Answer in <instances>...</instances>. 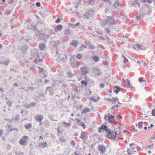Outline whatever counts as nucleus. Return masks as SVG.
Masks as SVG:
<instances>
[{
  "label": "nucleus",
  "instance_id": "5fc2aeb1",
  "mask_svg": "<svg viewBox=\"0 0 155 155\" xmlns=\"http://www.w3.org/2000/svg\"><path fill=\"white\" fill-rule=\"evenodd\" d=\"M84 79H85L84 81H86L87 82L89 81V78L86 76H85L84 77Z\"/></svg>",
  "mask_w": 155,
  "mask_h": 155
},
{
  "label": "nucleus",
  "instance_id": "0e129e2a",
  "mask_svg": "<svg viewBox=\"0 0 155 155\" xmlns=\"http://www.w3.org/2000/svg\"><path fill=\"white\" fill-rule=\"evenodd\" d=\"M68 75L69 77H72V75L71 74V73L69 72L68 73Z\"/></svg>",
  "mask_w": 155,
  "mask_h": 155
},
{
  "label": "nucleus",
  "instance_id": "b1692460",
  "mask_svg": "<svg viewBox=\"0 0 155 155\" xmlns=\"http://www.w3.org/2000/svg\"><path fill=\"white\" fill-rule=\"evenodd\" d=\"M114 0H104V1L105 2V3L110 5L113 2Z\"/></svg>",
  "mask_w": 155,
  "mask_h": 155
},
{
  "label": "nucleus",
  "instance_id": "4c0bfd02",
  "mask_svg": "<svg viewBox=\"0 0 155 155\" xmlns=\"http://www.w3.org/2000/svg\"><path fill=\"white\" fill-rule=\"evenodd\" d=\"M91 100H92L94 102H96L98 100L99 98L98 97H97L96 98H94V97H92L91 98Z\"/></svg>",
  "mask_w": 155,
  "mask_h": 155
},
{
  "label": "nucleus",
  "instance_id": "a878e982",
  "mask_svg": "<svg viewBox=\"0 0 155 155\" xmlns=\"http://www.w3.org/2000/svg\"><path fill=\"white\" fill-rule=\"evenodd\" d=\"M90 111V109L87 107H86L82 111L81 113H86L87 112H89Z\"/></svg>",
  "mask_w": 155,
  "mask_h": 155
},
{
  "label": "nucleus",
  "instance_id": "7c9ffc66",
  "mask_svg": "<svg viewBox=\"0 0 155 155\" xmlns=\"http://www.w3.org/2000/svg\"><path fill=\"white\" fill-rule=\"evenodd\" d=\"M9 62L10 61L9 60H7L3 62H0V64H3L5 65H7Z\"/></svg>",
  "mask_w": 155,
  "mask_h": 155
},
{
  "label": "nucleus",
  "instance_id": "e2e57ef3",
  "mask_svg": "<svg viewBox=\"0 0 155 155\" xmlns=\"http://www.w3.org/2000/svg\"><path fill=\"white\" fill-rule=\"evenodd\" d=\"M36 5L38 7H40V3L38 2L36 3Z\"/></svg>",
  "mask_w": 155,
  "mask_h": 155
},
{
  "label": "nucleus",
  "instance_id": "4be33fe9",
  "mask_svg": "<svg viewBox=\"0 0 155 155\" xmlns=\"http://www.w3.org/2000/svg\"><path fill=\"white\" fill-rule=\"evenodd\" d=\"M69 26L70 27H72L73 28H74L75 27H76L78 26H79L80 25V23L79 22L77 24L74 25V24H69Z\"/></svg>",
  "mask_w": 155,
  "mask_h": 155
},
{
  "label": "nucleus",
  "instance_id": "7ed1b4c3",
  "mask_svg": "<svg viewBox=\"0 0 155 155\" xmlns=\"http://www.w3.org/2000/svg\"><path fill=\"white\" fill-rule=\"evenodd\" d=\"M133 47L134 49L136 50H145L147 48L144 45L139 44L134 45Z\"/></svg>",
  "mask_w": 155,
  "mask_h": 155
},
{
  "label": "nucleus",
  "instance_id": "603ef678",
  "mask_svg": "<svg viewBox=\"0 0 155 155\" xmlns=\"http://www.w3.org/2000/svg\"><path fill=\"white\" fill-rule=\"evenodd\" d=\"M149 139L150 140H153L155 139V135H154L153 136L150 137L149 138Z\"/></svg>",
  "mask_w": 155,
  "mask_h": 155
},
{
  "label": "nucleus",
  "instance_id": "6e6552de",
  "mask_svg": "<svg viewBox=\"0 0 155 155\" xmlns=\"http://www.w3.org/2000/svg\"><path fill=\"white\" fill-rule=\"evenodd\" d=\"M98 132L99 133H102V131H103L104 130H105L107 133H108L109 131V130L107 127V126L103 125L101 127V128L99 127L98 128Z\"/></svg>",
  "mask_w": 155,
  "mask_h": 155
},
{
  "label": "nucleus",
  "instance_id": "f257e3e1",
  "mask_svg": "<svg viewBox=\"0 0 155 155\" xmlns=\"http://www.w3.org/2000/svg\"><path fill=\"white\" fill-rule=\"evenodd\" d=\"M115 116L111 115L110 114H108L107 116L106 115L105 116V119L107 120V121L111 124H114L116 121L114 119Z\"/></svg>",
  "mask_w": 155,
  "mask_h": 155
},
{
  "label": "nucleus",
  "instance_id": "774afa93",
  "mask_svg": "<svg viewBox=\"0 0 155 155\" xmlns=\"http://www.w3.org/2000/svg\"><path fill=\"white\" fill-rule=\"evenodd\" d=\"M60 22V19L59 18H58L56 21V22L57 23H59Z\"/></svg>",
  "mask_w": 155,
  "mask_h": 155
},
{
  "label": "nucleus",
  "instance_id": "bb28decb",
  "mask_svg": "<svg viewBox=\"0 0 155 155\" xmlns=\"http://www.w3.org/2000/svg\"><path fill=\"white\" fill-rule=\"evenodd\" d=\"M126 86L127 87H130V81L127 79H126Z\"/></svg>",
  "mask_w": 155,
  "mask_h": 155
},
{
  "label": "nucleus",
  "instance_id": "72a5a7b5",
  "mask_svg": "<svg viewBox=\"0 0 155 155\" xmlns=\"http://www.w3.org/2000/svg\"><path fill=\"white\" fill-rule=\"evenodd\" d=\"M21 49L23 51V52H24L28 49V47L25 46H23L21 48Z\"/></svg>",
  "mask_w": 155,
  "mask_h": 155
},
{
  "label": "nucleus",
  "instance_id": "39448f33",
  "mask_svg": "<svg viewBox=\"0 0 155 155\" xmlns=\"http://www.w3.org/2000/svg\"><path fill=\"white\" fill-rule=\"evenodd\" d=\"M28 140V137L26 136H25L21 138L19 141V143L22 145H26L27 144V141Z\"/></svg>",
  "mask_w": 155,
  "mask_h": 155
},
{
  "label": "nucleus",
  "instance_id": "5701e85b",
  "mask_svg": "<svg viewBox=\"0 0 155 155\" xmlns=\"http://www.w3.org/2000/svg\"><path fill=\"white\" fill-rule=\"evenodd\" d=\"M39 48L42 50H44L45 48V44L41 43L39 45Z\"/></svg>",
  "mask_w": 155,
  "mask_h": 155
},
{
  "label": "nucleus",
  "instance_id": "ddd939ff",
  "mask_svg": "<svg viewBox=\"0 0 155 155\" xmlns=\"http://www.w3.org/2000/svg\"><path fill=\"white\" fill-rule=\"evenodd\" d=\"M98 149L102 153L105 152L106 150L105 147L102 145H100L99 146Z\"/></svg>",
  "mask_w": 155,
  "mask_h": 155
},
{
  "label": "nucleus",
  "instance_id": "c9c22d12",
  "mask_svg": "<svg viewBox=\"0 0 155 155\" xmlns=\"http://www.w3.org/2000/svg\"><path fill=\"white\" fill-rule=\"evenodd\" d=\"M76 58L78 60H81L82 58V56L81 54H78L76 56Z\"/></svg>",
  "mask_w": 155,
  "mask_h": 155
},
{
  "label": "nucleus",
  "instance_id": "3c124183",
  "mask_svg": "<svg viewBox=\"0 0 155 155\" xmlns=\"http://www.w3.org/2000/svg\"><path fill=\"white\" fill-rule=\"evenodd\" d=\"M70 143L71 144V145L73 146H74L75 145V143L74 142V141L73 140H72L71 142Z\"/></svg>",
  "mask_w": 155,
  "mask_h": 155
},
{
  "label": "nucleus",
  "instance_id": "052dcab7",
  "mask_svg": "<svg viewBox=\"0 0 155 155\" xmlns=\"http://www.w3.org/2000/svg\"><path fill=\"white\" fill-rule=\"evenodd\" d=\"M39 69L38 70V71L39 73L41 72L43 70V69L42 68H39Z\"/></svg>",
  "mask_w": 155,
  "mask_h": 155
},
{
  "label": "nucleus",
  "instance_id": "8fccbe9b",
  "mask_svg": "<svg viewBox=\"0 0 155 155\" xmlns=\"http://www.w3.org/2000/svg\"><path fill=\"white\" fill-rule=\"evenodd\" d=\"M36 105V103L35 102H31V104H30V106L31 107H33L35 106Z\"/></svg>",
  "mask_w": 155,
  "mask_h": 155
},
{
  "label": "nucleus",
  "instance_id": "473e14b6",
  "mask_svg": "<svg viewBox=\"0 0 155 155\" xmlns=\"http://www.w3.org/2000/svg\"><path fill=\"white\" fill-rule=\"evenodd\" d=\"M25 128L27 129H28L30 128L31 127V124H26L25 126Z\"/></svg>",
  "mask_w": 155,
  "mask_h": 155
},
{
  "label": "nucleus",
  "instance_id": "c85d7f7f",
  "mask_svg": "<svg viewBox=\"0 0 155 155\" xmlns=\"http://www.w3.org/2000/svg\"><path fill=\"white\" fill-rule=\"evenodd\" d=\"M93 59L94 62H97L99 60V57L97 56H94L93 57Z\"/></svg>",
  "mask_w": 155,
  "mask_h": 155
},
{
  "label": "nucleus",
  "instance_id": "f704fd0d",
  "mask_svg": "<svg viewBox=\"0 0 155 155\" xmlns=\"http://www.w3.org/2000/svg\"><path fill=\"white\" fill-rule=\"evenodd\" d=\"M48 31H49V33L46 35L47 36H49L51 34H55L54 33H53V32L52 30H51V29L49 30Z\"/></svg>",
  "mask_w": 155,
  "mask_h": 155
},
{
  "label": "nucleus",
  "instance_id": "c756f323",
  "mask_svg": "<svg viewBox=\"0 0 155 155\" xmlns=\"http://www.w3.org/2000/svg\"><path fill=\"white\" fill-rule=\"evenodd\" d=\"M117 98L113 97L112 99L111 102L114 104H115L116 102L118 101V103H119V102Z\"/></svg>",
  "mask_w": 155,
  "mask_h": 155
},
{
  "label": "nucleus",
  "instance_id": "f3484780",
  "mask_svg": "<svg viewBox=\"0 0 155 155\" xmlns=\"http://www.w3.org/2000/svg\"><path fill=\"white\" fill-rule=\"evenodd\" d=\"M93 72L95 74L98 75H100L101 74V71L96 68H94Z\"/></svg>",
  "mask_w": 155,
  "mask_h": 155
},
{
  "label": "nucleus",
  "instance_id": "13d9d810",
  "mask_svg": "<svg viewBox=\"0 0 155 155\" xmlns=\"http://www.w3.org/2000/svg\"><path fill=\"white\" fill-rule=\"evenodd\" d=\"M49 117L51 119V120H54V117L53 116H49Z\"/></svg>",
  "mask_w": 155,
  "mask_h": 155
},
{
  "label": "nucleus",
  "instance_id": "f8f14e48",
  "mask_svg": "<svg viewBox=\"0 0 155 155\" xmlns=\"http://www.w3.org/2000/svg\"><path fill=\"white\" fill-rule=\"evenodd\" d=\"M46 90L48 91L49 93V95L52 96L54 93L53 89L50 87H48L46 88Z\"/></svg>",
  "mask_w": 155,
  "mask_h": 155
},
{
  "label": "nucleus",
  "instance_id": "de8ad7c7",
  "mask_svg": "<svg viewBox=\"0 0 155 155\" xmlns=\"http://www.w3.org/2000/svg\"><path fill=\"white\" fill-rule=\"evenodd\" d=\"M87 45H88V46L90 48L92 49L94 48V46L91 44H87Z\"/></svg>",
  "mask_w": 155,
  "mask_h": 155
},
{
  "label": "nucleus",
  "instance_id": "79ce46f5",
  "mask_svg": "<svg viewBox=\"0 0 155 155\" xmlns=\"http://www.w3.org/2000/svg\"><path fill=\"white\" fill-rule=\"evenodd\" d=\"M19 117H20L19 115H16V116H15V117L14 119H13L14 120H15L17 121V120H19Z\"/></svg>",
  "mask_w": 155,
  "mask_h": 155
},
{
  "label": "nucleus",
  "instance_id": "aec40b11",
  "mask_svg": "<svg viewBox=\"0 0 155 155\" xmlns=\"http://www.w3.org/2000/svg\"><path fill=\"white\" fill-rule=\"evenodd\" d=\"M74 58V57L72 58H71L70 59V61L71 62V66L72 67H73V68L75 67L76 66V64L75 63V62L74 61H72V60L73 61H74L73 58Z\"/></svg>",
  "mask_w": 155,
  "mask_h": 155
},
{
  "label": "nucleus",
  "instance_id": "37998d69",
  "mask_svg": "<svg viewBox=\"0 0 155 155\" xmlns=\"http://www.w3.org/2000/svg\"><path fill=\"white\" fill-rule=\"evenodd\" d=\"M120 5V3H119L118 1L117 2L115 3L114 4V6L115 7H117L118 6H119Z\"/></svg>",
  "mask_w": 155,
  "mask_h": 155
},
{
  "label": "nucleus",
  "instance_id": "1a4fd4ad",
  "mask_svg": "<svg viewBox=\"0 0 155 155\" xmlns=\"http://www.w3.org/2000/svg\"><path fill=\"white\" fill-rule=\"evenodd\" d=\"M35 120L36 121H38L40 123V125L41 126V122H42V120L43 119V116L41 115L37 114L35 117Z\"/></svg>",
  "mask_w": 155,
  "mask_h": 155
},
{
  "label": "nucleus",
  "instance_id": "a18cd8bd",
  "mask_svg": "<svg viewBox=\"0 0 155 155\" xmlns=\"http://www.w3.org/2000/svg\"><path fill=\"white\" fill-rule=\"evenodd\" d=\"M139 81L141 83L142 82H145L146 81L143 79V78H139Z\"/></svg>",
  "mask_w": 155,
  "mask_h": 155
},
{
  "label": "nucleus",
  "instance_id": "0eeeda50",
  "mask_svg": "<svg viewBox=\"0 0 155 155\" xmlns=\"http://www.w3.org/2000/svg\"><path fill=\"white\" fill-rule=\"evenodd\" d=\"M107 18L106 20V23L108 25L114 24L115 22V21L112 17H107Z\"/></svg>",
  "mask_w": 155,
  "mask_h": 155
},
{
  "label": "nucleus",
  "instance_id": "9b49d317",
  "mask_svg": "<svg viewBox=\"0 0 155 155\" xmlns=\"http://www.w3.org/2000/svg\"><path fill=\"white\" fill-rule=\"evenodd\" d=\"M81 74L83 75H85L88 72V68L85 67L81 68Z\"/></svg>",
  "mask_w": 155,
  "mask_h": 155
},
{
  "label": "nucleus",
  "instance_id": "cd10ccee",
  "mask_svg": "<svg viewBox=\"0 0 155 155\" xmlns=\"http://www.w3.org/2000/svg\"><path fill=\"white\" fill-rule=\"evenodd\" d=\"M81 0H74V2L76 4V5L75 6L76 8H78V6L77 5H78L80 3Z\"/></svg>",
  "mask_w": 155,
  "mask_h": 155
},
{
  "label": "nucleus",
  "instance_id": "a211bd4d",
  "mask_svg": "<svg viewBox=\"0 0 155 155\" xmlns=\"http://www.w3.org/2000/svg\"><path fill=\"white\" fill-rule=\"evenodd\" d=\"M120 87L118 86H115L113 90L114 92L117 94L120 91Z\"/></svg>",
  "mask_w": 155,
  "mask_h": 155
},
{
  "label": "nucleus",
  "instance_id": "4d7b16f0",
  "mask_svg": "<svg viewBox=\"0 0 155 155\" xmlns=\"http://www.w3.org/2000/svg\"><path fill=\"white\" fill-rule=\"evenodd\" d=\"M100 87H101V88H103V87H104V84L103 83H101L100 84Z\"/></svg>",
  "mask_w": 155,
  "mask_h": 155
},
{
  "label": "nucleus",
  "instance_id": "2f4dec72",
  "mask_svg": "<svg viewBox=\"0 0 155 155\" xmlns=\"http://www.w3.org/2000/svg\"><path fill=\"white\" fill-rule=\"evenodd\" d=\"M71 45L74 47H76L78 45L77 41L75 40H73L72 41Z\"/></svg>",
  "mask_w": 155,
  "mask_h": 155
},
{
  "label": "nucleus",
  "instance_id": "58836bf2",
  "mask_svg": "<svg viewBox=\"0 0 155 155\" xmlns=\"http://www.w3.org/2000/svg\"><path fill=\"white\" fill-rule=\"evenodd\" d=\"M140 1L143 3L146 2V1L149 3H152V0H140Z\"/></svg>",
  "mask_w": 155,
  "mask_h": 155
},
{
  "label": "nucleus",
  "instance_id": "49530a36",
  "mask_svg": "<svg viewBox=\"0 0 155 155\" xmlns=\"http://www.w3.org/2000/svg\"><path fill=\"white\" fill-rule=\"evenodd\" d=\"M122 57L124 58V61L125 63L126 64V63L128 62V61L127 59L123 55H122Z\"/></svg>",
  "mask_w": 155,
  "mask_h": 155
},
{
  "label": "nucleus",
  "instance_id": "412c9836",
  "mask_svg": "<svg viewBox=\"0 0 155 155\" xmlns=\"http://www.w3.org/2000/svg\"><path fill=\"white\" fill-rule=\"evenodd\" d=\"M143 122H139L138 123V124H136V126L137 127H138V128L141 129L143 127Z\"/></svg>",
  "mask_w": 155,
  "mask_h": 155
},
{
  "label": "nucleus",
  "instance_id": "e433bc0d",
  "mask_svg": "<svg viewBox=\"0 0 155 155\" xmlns=\"http://www.w3.org/2000/svg\"><path fill=\"white\" fill-rule=\"evenodd\" d=\"M87 47L84 45H82L80 47L79 49V50L80 51H81V50H83V49H84L86 48Z\"/></svg>",
  "mask_w": 155,
  "mask_h": 155
},
{
  "label": "nucleus",
  "instance_id": "338daca9",
  "mask_svg": "<svg viewBox=\"0 0 155 155\" xmlns=\"http://www.w3.org/2000/svg\"><path fill=\"white\" fill-rule=\"evenodd\" d=\"M106 100L108 101H111L112 100V99H110L109 98H107L106 99Z\"/></svg>",
  "mask_w": 155,
  "mask_h": 155
},
{
  "label": "nucleus",
  "instance_id": "a19ab883",
  "mask_svg": "<svg viewBox=\"0 0 155 155\" xmlns=\"http://www.w3.org/2000/svg\"><path fill=\"white\" fill-rule=\"evenodd\" d=\"M87 82L86 81H84V80H83L81 81L82 84L84 86H87Z\"/></svg>",
  "mask_w": 155,
  "mask_h": 155
},
{
  "label": "nucleus",
  "instance_id": "6ab92c4d",
  "mask_svg": "<svg viewBox=\"0 0 155 155\" xmlns=\"http://www.w3.org/2000/svg\"><path fill=\"white\" fill-rule=\"evenodd\" d=\"M71 124L69 123H67L64 122L62 123V125L66 128L69 127L71 126Z\"/></svg>",
  "mask_w": 155,
  "mask_h": 155
},
{
  "label": "nucleus",
  "instance_id": "2eb2a0df",
  "mask_svg": "<svg viewBox=\"0 0 155 155\" xmlns=\"http://www.w3.org/2000/svg\"><path fill=\"white\" fill-rule=\"evenodd\" d=\"M48 145V144L46 142L38 143V147L42 148H44L45 147H47Z\"/></svg>",
  "mask_w": 155,
  "mask_h": 155
},
{
  "label": "nucleus",
  "instance_id": "69168bd1",
  "mask_svg": "<svg viewBox=\"0 0 155 155\" xmlns=\"http://www.w3.org/2000/svg\"><path fill=\"white\" fill-rule=\"evenodd\" d=\"M25 107L27 108H28L30 107H31L30 106V105H29V104H26L25 105Z\"/></svg>",
  "mask_w": 155,
  "mask_h": 155
},
{
  "label": "nucleus",
  "instance_id": "f03ea898",
  "mask_svg": "<svg viewBox=\"0 0 155 155\" xmlns=\"http://www.w3.org/2000/svg\"><path fill=\"white\" fill-rule=\"evenodd\" d=\"M107 133V136L108 138L112 140H115L116 139V136L117 135L116 132L109 130Z\"/></svg>",
  "mask_w": 155,
  "mask_h": 155
},
{
  "label": "nucleus",
  "instance_id": "864d4df0",
  "mask_svg": "<svg viewBox=\"0 0 155 155\" xmlns=\"http://www.w3.org/2000/svg\"><path fill=\"white\" fill-rule=\"evenodd\" d=\"M152 114L153 116H155V108L152 110Z\"/></svg>",
  "mask_w": 155,
  "mask_h": 155
},
{
  "label": "nucleus",
  "instance_id": "bf43d9fd",
  "mask_svg": "<svg viewBox=\"0 0 155 155\" xmlns=\"http://www.w3.org/2000/svg\"><path fill=\"white\" fill-rule=\"evenodd\" d=\"M3 133V131L2 130L0 129V137H1L2 136Z\"/></svg>",
  "mask_w": 155,
  "mask_h": 155
},
{
  "label": "nucleus",
  "instance_id": "9d476101",
  "mask_svg": "<svg viewBox=\"0 0 155 155\" xmlns=\"http://www.w3.org/2000/svg\"><path fill=\"white\" fill-rule=\"evenodd\" d=\"M137 0H131L129 2L130 4L132 6L135 7L137 5L138 7H139L140 6V3H138L137 4Z\"/></svg>",
  "mask_w": 155,
  "mask_h": 155
},
{
  "label": "nucleus",
  "instance_id": "393cba45",
  "mask_svg": "<svg viewBox=\"0 0 155 155\" xmlns=\"http://www.w3.org/2000/svg\"><path fill=\"white\" fill-rule=\"evenodd\" d=\"M71 31L69 29H66L65 31L64 35H69L71 34Z\"/></svg>",
  "mask_w": 155,
  "mask_h": 155
},
{
  "label": "nucleus",
  "instance_id": "680f3d73",
  "mask_svg": "<svg viewBox=\"0 0 155 155\" xmlns=\"http://www.w3.org/2000/svg\"><path fill=\"white\" fill-rule=\"evenodd\" d=\"M8 128V130L9 131H12V129H11V128H10V126L9 125H8L7 127Z\"/></svg>",
  "mask_w": 155,
  "mask_h": 155
},
{
  "label": "nucleus",
  "instance_id": "6e6d98bb",
  "mask_svg": "<svg viewBox=\"0 0 155 155\" xmlns=\"http://www.w3.org/2000/svg\"><path fill=\"white\" fill-rule=\"evenodd\" d=\"M7 104L9 106H11V104H12V102L11 101H8L7 102Z\"/></svg>",
  "mask_w": 155,
  "mask_h": 155
},
{
  "label": "nucleus",
  "instance_id": "c03bdc74",
  "mask_svg": "<svg viewBox=\"0 0 155 155\" xmlns=\"http://www.w3.org/2000/svg\"><path fill=\"white\" fill-rule=\"evenodd\" d=\"M143 18V16L138 15L136 17V18L138 20H141Z\"/></svg>",
  "mask_w": 155,
  "mask_h": 155
},
{
  "label": "nucleus",
  "instance_id": "09e8293b",
  "mask_svg": "<svg viewBox=\"0 0 155 155\" xmlns=\"http://www.w3.org/2000/svg\"><path fill=\"white\" fill-rule=\"evenodd\" d=\"M59 140L60 141H61L63 142H65V140L63 138L60 137L59 138Z\"/></svg>",
  "mask_w": 155,
  "mask_h": 155
},
{
  "label": "nucleus",
  "instance_id": "dca6fc26",
  "mask_svg": "<svg viewBox=\"0 0 155 155\" xmlns=\"http://www.w3.org/2000/svg\"><path fill=\"white\" fill-rule=\"evenodd\" d=\"M77 123L79 125L83 127L84 129L85 128V125L84 124V123L82 122L81 120L78 119L77 121Z\"/></svg>",
  "mask_w": 155,
  "mask_h": 155
},
{
  "label": "nucleus",
  "instance_id": "20e7f679",
  "mask_svg": "<svg viewBox=\"0 0 155 155\" xmlns=\"http://www.w3.org/2000/svg\"><path fill=\"white\" fill-rule=\"evenodd\" d=\"M94 14V12L92 10H90L88 11L87 12L85 13V14L84 15L83 17L84 18L88 19L93 16Z\"/></svg>",
  "mask_w": 155,
  "mask_h": 155
},
{
  "label": "nucleus",
  "instance_id": "ea45409f",
  "mask_svg": "<svg viewBox=\"0 0 155 155\" xmlns=\"http://www.w3.org/2000/svg\"><path fill=\"white\" fill-rule=\"evenodd\" d=\"M130 148L133 150H134L135 145L134 143L130 144Z\"/></svg>",
  "mask_w": 155,
  "mask_h": 155
},
{
  "label": "nucleus",
  "instance_id": "4468645a",
  "mask_svg": "<svg viewBox=\"0 0 155 155\" xmlns=\"http://www.w3.org/2000/svg\"><path fill=\"white\" fill-rule=\"evenodd\" d=\"M63 26L61 25H59L54 27V29L56 32H58L62 30Z\"/></svg>",
  "mask_w": 155,
  "mask_h": 155
},
{
  "label": "nucleus",
  "instance_id": "423d86ee",
  "mask_svg": "<svg viewBox=\"0 0 155 155\" xmlns=\"http://www.w3.org/2000/svg\"><path fill=\"white\" fill-rule=\"evenodd\" d=\"M87 134L85 132L81 131L80 138L84 141L86 140L87 139Z\"/></svg>",
  "mask_w": 155,
  "mask_h": 155
}]
</instances>
